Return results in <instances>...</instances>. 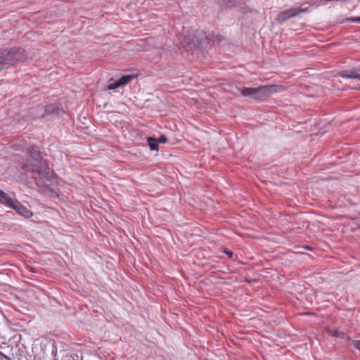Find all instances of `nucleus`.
Segmentation results:
<instances>
[{"label":"nucleus","mask_w":360,"mask_h":360,"mask_svg":"<svg viewBox=\"0 0 360 360\" xmlns=\"http://www.w3.org/2000/svg\"><path fill=\"white\" fill-rule=\"evenodd\" d=\"M19 166L22 171L30 173L33 178L49 180L51 174L47 162L41 156V153L37 147H31L27 150V156L21 158Z\"/></svg>","instance_id":"nucleus-1"},{"label":"nucleus","mask_w":360,"mask_h":360,"mask_svg":"<svg viewBox=\"0 0 360 360\" xmlns=\"http://www.w3.org/2000/svg\"><path fill=\"white\" fill-rule=\"evenodd\" d=\"M6 193H4V191H2L1 190H0V198H4V197H5V195H6Z\"/></svg>","instance_id":"nucleus-17"},{"label":"nucleus","mask_w":360,"mask_h":360,"mask_svg":"<svg viewBox=\"0 0 360 360\" xmlns=\"http://www.w3.org/2000/svg\"><path fill=\"white\" fill-rule=\"evenodd\" d=\"M352 21L360 22V17H356V18H353Z\"/></svg>","instance_id":"nucleus-18"},{"label":"nucleus","mask_w":360,"mask_h":360,"mask_svg":"<svg viewBox=\"0 0 360 360\" xmlns=\"http://www.w3.org/2000/svg\"><path fill=\"white\" fill-rule=\"evenodd\" d=\"M25 58V51L21 48L13 47L0 50V71L17 62L23 61Z\"/></svg>","instance_id":"nucleus-2"},{"label":"nucleus","mask_w":360,"mask_h":360,"mask_svg":"<svg viewBox=\"0 0 360 360\" xmlns=\"http://www.w3.org/2000/svg\"><path fill=\"white\" fill-rule=\"evenodd\" d=\"M340 76L345 79H353L360 81V65L358 68L352 70H343L340 73ZM354 90L360 91V84L352 88Z\"/></svg>","instance_id":"nucleus-4"},{"label":"nucleus","mask_w":360,"mask_h":360,"mask_svg":"<svg viewBox=\"0 0 360 360\" xmlns=\"http://www.w3.org/2000/svg\"><path fill=\"white\" fill-rule=\"evenodd\" d=\"M0 200L1 204L10 208H12L15 202L17 201V200H13L11 197H9L8 194H6L5 197L0 198Z\"/></svg>","instance_id":"nucleus-9"},{"label":"nucleus","mask_w":360,"mask_h":360,"mask_svg":"<svg viewBox=\"0 0 360 360\" xmlns=\"http://www.w3.org/2000/svg\"><path fill=\"white\" fill-rule=\"evenodd\" d=\"M350 345L353 346L356 349L360 351V340H350Z\"/></svg>","instance_id":"nucleus-13"},{"label":"nucleus","mask_w":360,"mask_h":360,"mask_svg":"<svg viewBox=\"0 0 360 360\" xmlns=\"http://www.w3.org/2000/svg\"><path fill=\"white\" fill-rule=\"evenodd\" d=\"M274 86H261L256 88L245 87L240 89V93L243 96L256 101H264L274 92Z\"/></svg>","instance_id":"nucleus-3"},{"label":"nucleus","mask_w":360,"mask_h":360,"mask_svg":"<svg viewBox=\"0 0 360 360\" xmlns=\"http://www.w3.org/2000/svg\"><path fill=\"white\" fill-rule=\"evenodd\" d=\"M148 146L152 150H158V142L157 139L153 137H148L147 139Z\"/></svg>","instance_id":"nucleus-10"},{"label":"nucleus","mask_w":360,"mask_h":360,"mask_svg":"<svg viewBox=\"0 0 360 360\" xmlns=\"http://www.w3.org/2000/svg\"><path fill=\"white\" fill-rule=\"evenodd\" d=\"M302 11V10L296 11L295 9H289L281 13L278 15V19L281 20V22H283L287 19L296 16L300 12Z\"/></svg>","instance_id":"nucleus-7"},{"label":"nucleus","mask_w":360,"mask_h":360,"mask_svg":"<svg viewBox=\"0 0 360 360\" xmlns=\"http://www.w3.org/2000/svg\"><path fill=\"white\" fill-rule=\"evenodd\" d=\"M158 143H166L167 141V138L165 135H161L158 139Z\"/></svg>","instance_id":"nucleus-14"},{"label":"nucleus","mask_w":360,"mask_h":360,"mask_svg":"<svg viewBox=\"0 0 360 360\" xmlns=\"http://www.w3.org/2000/svg\"><path fill=\"white\" fill-rule=\"evenodd\" d=\"M0 355L6 360H10L9 357L4 354H3L1 352H0Z\"/></svg>","instance_id":"nucleus-16"},{"label":"nucleus","mask_w":360,"mask_h":360,"mask_svg":"<svg viewBox=\"0 0 360 360\" xmlns=\"http://www.w3.org/2000/svg\"><path fill=\"white\" fill-rule=\"evenodd\" d=\"M217 39L219 41H221V36L220 37H217Z\"/></svg>","instance_id":"nucleus-19"},{"label":"nucleus","mask_w":360,"mask_h":360,"mask_svg":"<svg viewBox=\"0 0 360 360\" xmlns=\"http://www.w3.org/2000/svg\"><path fill=\"white\" fill-rule=\"evenodd\" d=\"M112 81V79H111L109 81V84L107 86L108 89L114 90V89H116L122 86L121 84L119 82V79L116 80V81H115L113 82H111Z\"/></svg>","instance_id":"nucleus-12"},{"label":"nucleus","mask_w":360,"mask_h":360,"mask_svg":"<svg viewBox=\"0 0 360 360\" xmlns=\"http://www.w3.org/2000/svg\"><path fill=\"white\" fill-rule=\"evenodd\" d=\"M224 252H225L226 254H227V255H229V257H230V258H231V257H232V256H233V252H230V251H229V250H224Z\"/></svg>","instance_id":"nucleus-15"},{"label":"nucleus","mask_w":360,"mask_h":360,"mask_svg":"<svg viewBox=\"0 0 360 360\" xmlns=\"http://www.w3.org/2000/svg\"><path fill=\"white\" fill-rule=\"evenodd\" d=\"M12 209H13L18 214L25 217V218H30L32 216V212L18 200L15 202Z\"/></svg>","instance_id":"nucleus-5"},{"label":"nucleus","mask_w":360,"mask_h":360,"mask_svg":"<svg viewBox=\"0 0 360 360\" xmlns=\"http://www.w3.org/2000/svg\"><path fill=\"white\" fill-rule=\"evenodd\" d=\"M306 249H307V250H310V249H311V248H310V247H306Z\"/></svg>","instance_id":"nucleus-20"},{"label":"nucleus","mask_w":360,"mask_h":360,"mask_svg":"<svg viewBox=\"0 0 360 360\" xmlns=\"http://www.w3.org/2000/svg\"><path fill=\"white\" fill-rule=\"evenodd\" d=\"M61 110L60 105L59 104H51L47 105L44 107V113L43 117H46L49 115H58Z\"/></svg>","instance_id":"nucleus-6"},{"label":"nucleus","mask_w":360,"mask_h":360,"mask_svg":"<svg viewBox=\"0 0 360 360\" xmlns=\"http://www.w3.org/2000/svg\"><path fill=\"white\" fill-rule=\"evenodd\" d=\"M134 78V76L131 75H124L119 79V82L122 86H124L127 85Z\"/></svg>","instance_id":"nucleus-11"},{"label":"nucleus","mask_w":360,"mask_h":360,"mask_svg":"<svg viewBox=\"0 0 360 360\" xmlns=\"http://www.w3.org/2000/svg\"><path fill=\"white\" fill-rule=\"evenodd\" d=\"M326 332L329 335H331L333 337L345 340L347 341H350V338L343 331H340L334 328H328L326 329Z\"/></svg>","instance_id":"nucleus-8"}]
</instances>
